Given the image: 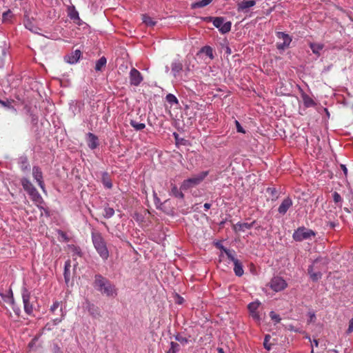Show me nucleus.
I'll return each mask as SVG.
<instances>
[{
	"instance_id": "obj_1",
	"label": "nucleus",
	"mask_w": 353,
	"mask_h": 353,
	"mask_svg": "<svg viewBox=\"0 0 353 353\" xmlns=\"http://www.w3.org/2000/svg\"><path fill=\"white\" fill-rule=\"evenodd\" d=\"M94 287L102 294L107 296H114L117 294V290L114 285L101 274L95 275Z\"/></svg>"
},
{
	"instance_id": "obj_2",
	"label": "nucleus",
	"mask_w": 353,
	"mask_h": 353,
	"mask_svg": "<svg viewBox=\"0 0 353 353\" xmlns=\"http://www.w3.org/2000/svg\"><path fill=\"white\" fill-rule=\"evenodd\" d=\"M91 238L94 248L99 256L103 261L108 260L110 256V252L102 234L99 232L93 230L91 233Z\"/></svg>"
},
{
	"instance_id": "obj_3",
	"label": "nucleus",
	"mask_w": 353,
	"mask_h": 353,
	"mask_svg": "<svg viewBox=\"0 0 353 353\" xmlns=\"http://www.w3.org/2000/svg\"><path fill=\"white\" fill-rule=\"evenodd\" d=\"M208 171H203L186 180H184L181 185V189L183 190H187L199 185L208 175Z\"/></svg>"
},
{
	"instance_id": "obj_4",
	"label": "nucleus",
	"mask_w": 353,
	"mask_h": 353,
	"mask_svg": "<svg viewBox=\"0 0 353 353\" xmlns=\"http://www.w3.org/2000/svg\"><path fill=\"white\" fill-rule=\"evenodd\" d=\"M316 233L311 229L306 228L305 227H299L294 230L292 238L296 241H303V240L311 239L314 237Z\"/></svg>"
},
{
	"instance_id": "obj_5",
	"label": "nucleus",
	"mask_w": 353,
	"mask_h": 353,
	"mask_svg": "<svg viewBox=\"0 0 353 353\" xmlns=\"http://www.w3.org/2000/svg\"><path fill=\"white\" fill-rule=\"evenodd\" d=\"M21 296L25 312L28 315H31L33 313V305L30 301V292L26 287H23L21 290Z\"/></svg>"
},
{
	"instance_id": "obj_6",
	"label": "nucleus",
	"mask_w": 353,
	"mask_h": 353,
	"mask_svg": "<svg viewBox=\"0 0 353 353\" xmlns=\"http://www.w3.org/2000/svg\"><path fill=\"white\" fill-rule=\"evenodd\" d=\"M213 25L219 29L221 33L225 34L230 31L232 23L227 21L224 23V18L221 17H214L212 22Z\"/></svg>"
},
{
	"instance_id": "obj_7",
	"label": "nucleus",
	"mask_w": 353,
	"mask_h": 353,
	"mask_svg": "<svg viewBox=\"0 0 353 353\" xmlns=\"http://www.w3.org/2000/svg\"><path fill=\"white\" fill-rule=\"evenodd\" d=\"M31 200L33 203L41 210H43L45 214L48 216H50L49 211L48 209L43 208L41 204L44 203L43 199L37 189L28 193Z\"/></svg>"
},
{
	"instance_id": "obj_8",
	"label": "nucleus",
	"mask_w": 353,
	"mask_h": 353,
	"mask_svg": "<svg viewBox=\"0 0 353 353\" xmlns=\"http://www.w3.org/2000/svg\"><path fill=\"white\" fill-rule=\"evenodd\" d=\"M288 286L287 282L281 276H274L270 282V287L274 292H281Z\"/></svg>"
},
{
	"instance_id": "obj_9",
	"label": "nucleus",
	"mask_w": 353,
	"mask_h": 353,
	"mask_svg": "<svg viewBox=\"0 0 353 353\" xmlns=\"http://www.w3.org/2000/svg\"><path fill=\"white\" fill-rule=\"evenodd\" d=\"M276 36L279 39L283 40V42L278 43L276 45V47L279 50H285L290 46L292 41V39L288 34H285L283 32H278L276 33Z\"/></svg>"
},
{
	"instance_id": "obj_10",
	"label": "nucleus",
	"mask_w": 353,
	"mask_h": 353,
	"mask_svg": "<svg viewBox=\"0 0 353 353\" xmlns=\"http://www.w3.org/2000/svg\"><path fill=\"white\" fill-rule=\"evenodd\" d=\"M141 72L135 68H132L130 72V83L132 85L138 86L143 81Z\"/></svg>"
},
{
	"instance_id": "obj_11",
	"label": "nucleus",
	"mask_w": 353,
	"mask_h": 353,
	"mask_svg": "<svg viewBox=\"0 0 353 353\" xmlns=\"http://www.w3.org/2000/svg\"><path fill=\"white\" fill-rule=\"evenodd\" d=\"M292 205L293 201L290 197L285 198L278 208L279 213L281 215H285Z\"/></svg>"
},
{
	"instance_id": "obj_12",
	"label": "nucleus",
	"mask_w": 353,
	"mask_h": 353,
	"mask_svg": "<svg viewBox=\"0 0 353 353\" xmlns=\"http://www.w3.org/2000/svg\"><path fill=\"white\" fill-rule=\"evenodd\" d=\"M32 176L34 180L38 183L39 187L44 190V183L43 180V173L41 168L38 166H33Z\"/></svg>"
},
{
	"instance_id": "obj_13",
	"label": "nucleus",
	"mask_w": 353,
	"mask_h": 353,
	"mask_svg": "<svg viewBox=\"0 0 353 353\" xmlns=\"http://www.w3.org/2000/svg\"><path fill=\"white\" fill-rule=\"evenodd\" d=\"M82 53L80 50H76L71 54L64 57V60L70 64H75L80 59Z\"/></svg>"
},
{
	"instance_id": "obj_14",
	"label": "nucleus",
	"mask_w": 353,
	"mask_h": 353,
	"mask_svg": "<svg viewBox=\"0 0 353 353\" xmlns=\"http://www.w3.org/2000/svg\"><path fill=\"white\" fill-rule=\"evenodd\" d=\"M256 1L255 0H248L239 2L237 4V10L239 12H247L250 8L256 5Z\"/></svg>"
},
{
	"instance_id": "obj_15",
	"label": "nucleus",
	"mask_w": 353,
	"mask_h": 353,
	"mask_svg": "<svg viewBox=\"0 0 353 353\" xmlns=\"http://www.w3.org/2000/svg\"><path fill=\"white\" fill-rule=\"evenodd\" d=\"M87 142L88 146L92 150H94L99 146L98 137L91 132H88L87 134Z\"/></svg>"
},
{
	"instance_id": "obj_16",
	"label": "nucleus",
	"mask_w": 353,
	"mask_h": 353,
	"mask_svg": "<svg viewBox=\"0 0 353 353\" xmlns=\"http://www.w3.org/2000/svg\"><path fill=\"white\" fill-rule=\"evenodd\" d=\"M18 164H19L21 170L23 172H28L30 169V165L29 164L28 157L25 155L21 156L18 159Z\"/></svg>"
},
{
	"instance_id": "obj_17",
	"label": "nucleus",
	"mask_w": 353,
	"mask_h": 353,
	"mask_svg": "<svg viewBox=\"0 0 353 353\" xmlns=\"http://www.w3.org/2000/svg\"><path fill=\"white\" fill-rule=\"evenodd\" d=\"M255 221H253L250 223L238 222L236 225H234V230L236 232H245L246 230L251 229Z\"/></svg>"
},
{
	"instance_id": "obj_18",
	"label": "nucleus",
	"mask_w": 353,
	"mask_h": 353,
	"mask_svg": "<svg viewBox=\"0 0 353 353\" xmlns=\"http://www.w3.org/2000/svg\"><path fill=\"white\" fill-rule=\"evenodd\" d=\"M68 16L72 20L78 21L77 23L79 25L80 24L79 21H81V19L79 18L78 11L74 6H70L68 8Z\"/></svg>"
},
{
	"instance_id": "obj_19",
	"label": "nucleus",
	"mask_w": 353,
	"mask_h": 353,
	"mask_svg": "<svg viewBox=\"0 0 353 353\" xmlns=\"http://www.w3.org/2000/svg\"><path fill=\"white\" fill-rule=\"evenodd\" d=\"M0 296L5 302L9 304L14 303V299L13 296L12 290L11 289H9L5 293L0 290Z\"/></svg>"
},
{
	"instance_id": "obj_20",
	"label": "nucleus",
	"mask_w": 353,
	"mask_h": 353,
	"mask_svg": "<svg viewBox=\"0 0 353 353\" xmlns=\"http://www.w3.org/2000/svg\"><path fill=\"white\" fill-rule=\"evenodd\" d=\"M87 310L93 318L97 319L101 316L99 308L94 304L88 303Z\"/></svg>"
},
{
	"instance_id": "obj_21",
	"label": "nucleus",
	"mask_w": 353,
	"mask_h": 353,
	"mask_svg": "<svg viewBox=\"0 0 353 353\" xmlns=\"http://www.w3.org/2000/svg\"><path fill=\"white\" fill-rule=\"evenodd\" d=\"M309 46L312 50V52L316 55L318 57L321 55V51L324 48V44L321 43H312L310 42L309 43Z\"/></svg>"
},
{
	"instance_id": "obj_22",
	"label": "nucleus",
	"mask_w": 353,
	"mask_h": 353,
	"mask_svg": "<svg viewBox=\"0 0 353 353\" xmlns=\"http://www.w3.org/2000/svg\"><path fill=\"white\" fill-rule=\"evenodd\" d=\"M21 183L23 186V188L24 189L25 191L27 192L28 194L36 189L34 186L32 185V183L30 182V181L27 178H22L21 180Z\"/></svg>"
},
{
	"instance_id": "obj_23",
	"label": "nucleus",
	"mask_w": 353,
	"mask_h": 353,
	"mask_svg": "<svg viewBox=\"0 0 353 353\" xmlns=\"http://www.w3.org/2000/svg\"><path fill=\"white\" fill-rule=\"evenodd\" d=\"M171 68L172 73L176 77L183 70V64L179 61H175L172 63Z\"/></svg>"
},
{
	"instance_id": "obj_24",
	"label": "nucleus",
	"mask_w": 353,
	"mask_h": 353,
	"mask_svg": "<svg viewBox=\"0 0 353 353\" xmlns=\"http://www.w3.org/2000/svg\"><path fill=\"white\" fill-rule=\"evenodd\" d=\"M308 274L313 281H317L322 277L321 272H314V265H310L307 269Z\"/></svg>"
},
{
	"instance_id": "obj_25",
	"label": "nucleus",
	"mask_w": 353,
	"mask_h": 353,
	"mask_svg": "<svg viewBox=\"0 0 353 353\" xmlns=\"http://www.w3.org/2000/svg\"><path fill=\"white\" fill-rule=\"evenodd\" d=\"M181 190H182L181 188L179 189L175 184H172L170 194L176 198L183 199L184 194Z\"/></svg>"
},
{
	"instance_id": "obj_26",
	"label": "nucleus",
	"mask_w": 353,
	"mask_h": 353,
	"mask_svg": "<svg viewBox=\"0 0 353 353\" xmlns=\"http://www.w3.org/2000/svg\"><path fill=\"white\" fill-rule=\"evenodd\" d=\"M234 272L237 276H241L244 273L243 265L239 260L234 263Z\"/></svg>"
},
{
	"instance_id": "obj_27",
	"label": "nucleus",
	"mask_w": 353,
	"mask_h": 353,
	"mask_svg": "<svg viewBox=\"0 0 353 353\" xmlns=\"http://www.w3.org/2000/svg\"><path fill=\"white\" fill-rule=\"evenodd\" d=\"M102 183L108 189H110L112 187L111 179L109 178L108 173L106 172H104L102 174Z\"/></svg>"
},
{
	"instance_id": "obj_28",
	"label": "nucleus",
	"mask_w": 353,
	"mask_h": 353,
	"mask_svg": "<svg viewBox=\"0 0 353 353\" xmlns=\"http://www.w3.org/2000/svg\"><path fill=\"white\" fill-rule=\"evenodd\" d=\"M212 0H201L197 2H194L191 5V8L192 9L203 8L208 5H209Z\"/></svg>"
},
{
	"instance_id": "obj_29",
	"label": "nucleus",
	"mask_w": 353,
	"mask_h": 353,
	"mask_svg": "<svg viewBox=\"0 0 353 353\" xmlns=\"http://www.w3.org/2000/svg\"><path fill=\"white\" fill-rule=\"evenodd\" d=\"M107 59L105 57H101L99 60L97 61L95 64V70L101 71L102 68L106 65Z\"/></svg>"
},
{
	"instance_id": "obj_30",
	"label": "nucleus",
	"mask_w": 353,
	"mask_h": 353,
	"mask_svg": "<svg viewBox=\"0 0 353 353\" xmlns=\"http://www.w3.org/2000/svg\"><path fill=\"white\" fill-rule=\"evenodd\" d=\"M303 101L305 106H306L307 108L312 107V106L315 105V102L314 101V100L310 97H309L307 94H305L303 95Z\"/></svg>"
},
{
	"instance_id": "obj_31",
	"label": "nucleus",
	"mask_w": 353,
	"mask_h": 353,
	"mask_svg": "<svg viewBox=\"0 0 353 353\" xmlns=\"http://www.w3.org/2000/svg\"><path fill=\"white\" fill-rule=\"evenodd\" d=\"M60 311H61V317L60 318H56V319H53L52 321V325H58L59 323H60L65 319V315H66V311L63 310L62 307H61Z\"/></svg>"
},
{
	"instance_id": "obj_32",
	"label": "nucleus",
	"mask_w": 353,
	"mask_h": 353,
	"mask_svg": "<svg viewBox=\"0 0 353 353\" xmlns=\"http://www.w3.org/2000/svg\"><path fill=\"white\" fill-rule=\"evenodd\" d=\"M143 22L148 26H154L157 22L154 21L150 17L143 14L142 16Z\"/></svg>"
},
{
	"instance_id": "obj_33",
	"label": "nucleus",
	"mask_w": 353,
	"mask_h": 353,
	"mask_svg": "<svg viewBox=\"0 0 353 353\" xmlns=\"http://www.w3.org/2000/svg\"><path fill=\"white\" fill-rule=\"evenodd\" d=\"M130 123L131 126L133 127L137 131L142 130L145 128V123H138L134 120H131Z\"/></svg>"
},
{
	"instance_id": "obj_34",
	"label": "nucleus",
	"mask_w": 353,
	"mask_h": 353,
	"mask_svg": "<svg viewBox=\"0 0 353 353\" xmlns=\"http://www.w3.org/2000/svg\"><path fill=\"white\" fill-rule=\"evenodd\" d=\"M201 52L205 54L211 59L214 58L213 50L210 46H206L201 48Z\"/></svg>"
},
{
	"instance_id": "obj_35",
	"label": "nucleus",
	"mask_w": 353,
	"mask_h": 353,
	"mask_svg": "<svg viewBox=\"0 0 353 353\" xmlns=\"http://www.w3.org/2000/svg\"><path fill=\"white\" fill-rule=\"evenodd\" d=\"M114 214V210L112 208L105 207L104 208L103 217L110 219Z\"/></svg>"
},
{
	"instance_id": "obj_36",
	"label": "nucleus",
	"mask_w": 353,
	"mask_h": 353,
	"mask_svg": "<svg viewBox=\"0 0 353 353\" xmlns=\"http://www.w3.org/2000/svg\"><path fill=\"white\" fill-rule=\"evenodd\" d=\"M261 303L259 301H254L248 304V308L250 312L257 311Z\"/></svg>"
},
{
	"instance_id": "obj_37",
	"label": "nucleus",
	"mask_w": 353,
	"mask_h": 353,
	"mask_svg": "<svg viewBox=\"0 0 353 353\" xmlns=\"http://www.w3.org/2000/svg\"><path fill=\"white\" fill-rule=\"evenodd\" d=\"M70 251L73 253V255H77L79 256H81L82 252L81 250L79 247L76 246L74 245H68Z\"/></svg>"
},
{
	"instance_id": "obj_38",
	"label": "nucleus",
	"mask_w": 353,
	"mask_h": 353,
	"mask_svg": "<svg viewBox=\"0 0 353 353\" xmlns=\"http://www.w3.org/2000/svg\"><path fill=\"white\" fill-rule=\"evenodd\" d=\"M179 345L177 343L172 341L170 343V347L168 350L167 353H176L179 351Z\"/></svg>"
},
{
	"instance_id": "obj_39",
	"label": "nucleus",
	"mask_w": 353,
	"mask_h": 353,
	"mask_svg": "<svg viewBox=\"0 0 353 353\" xmlns=\"http://www.w3.org/2000/svg\"><path fill=\"white\" fill-rule=\"evenodd\" d=\"M165 99L171 105L177 104L179 103L177 98L172 94H167Z\"/></svg>"
},
{
	"instance_id": "obj_40",
	"label": "nucleus",
	"mask_w": 353,
	"mask_h": 353,
	"mask_svg": "<svg viewBox=\"0 0 353 353\" xmlns=\"http://www.w3.org/2000/svg\"><path fill=\"white\" fill-rule=\"evenodd\" d=\"M266 192L274 197L272 200H275L278 198L277 190L275 188L269 187L266 189Z\"/></svg>"
},
{
	"instance_id": "obj_41",
	"label": "nucleus",
	"mask_w": 353,
	"mask_h": 353,
	"mask_svg": "<svg viewBox=\"0 0 353 353\" xmlns=\"http://www.w3.org/2000/svg\"><path fill=\"white\" fill-rule=\"evenodd\" d=\"M175 340L181 343L182 345H185L188 343L189 340L185 337L181 335L180 334H176L175 336Z\"/></svg>"
},
{
	"instance_id": "obj_42",
	"label": "nucleus",
	"mask_w": 353,
	"mask_h": 353,
	"mask_svg": "<svg viewBox=\"0 0 353 353\" xmlns=\"http://www.w3.org/2000/svg\"><path fill=\"white\" fill-rule=\"evenodd\" d=\"M70 268V261L68 260L65 261V265H64V278L65 281H68L69 279V269Z\"/></svg>"
},
{
	"instance_id": "obj_43",
	"label": "nucleus",
	"mask_w": 353,
	"mask_h": 353,
	"mask_svg": "<svg viewBox=\"0 0 353 353\" xmlns=\"http://www.w3.org/2000/svg\"><path fill=\"white\" fill-rule=\"evenodd\" d=\"M25 27L34 33L39 34V32H37V30L38 29V28L34 27L33 26V24L32 23V22H30L29 21H28L25 23Z\"/></svg>"
},
{
	"instance_id": "obj_44",
	"label": "nucleus",
	"mask_w": 353,
	"mask_h": 353,
	"mask_svg": "<svg viewBox=\"0 0 353 353\" xmlns=\"http://www.w3.org/2000/svg\"><path fill=\"white\" fill-rule=\"evenodd\" d=\"M270 338L271 336L269 334H266L264 338L263 346L267 350H270L271 349V345L269 343Z\"/></svg>"
},
{
	"instance_id": "obj_45",
	"label": "nucleus",
	"mask_w": 353,
	"mask_h": 353,
	"mask_svg": "<svg viewBox=\"0 0 353 353\" xmlns=\"http://www.w3.org/2000/svg\"><path fill=\"white\" fill-rule=\"evenodd\" d=\"M270 316L272 321H274L276 323H278L281 321V319L280 316L276 314L274 312L272 311L270 312Z\"/></svg>"
},
{
	"instance_id": "obj_46",
	"label": "nucleus",
	"mask_w": 353,
	"mask_h": 353,
	"mask_svg": "<svg viewBox=\"0 0 353 353\" xmlns=\"http://www.w3.org/2000/svg\"><path fill=\"white\" fill-rule=\"evenodd\" d=\"M232 252H234V251H231L229 249L228 250H225V253L227 255L228 258L234 263L235 261H238V259L234 257Z\"/></svg>"
},
{
	"instance_id": "obj_47",
	"label": "nucleus",
	"mask_w": 353,
	"mask_h": 353,
	"mask_svg": "<svg viewBox=\"0 0 353 353\" xmlns=\"http://www.w3.org/2000/svg\"><path fill=\"white\" fill-rule=\"evenodd\" d=\"M61 302L58 301H54L53 304L50 306V310L51 312L54 313L55 310L61 305Z\"/></svg>"
},
{
	"instance_id": "obj_48",
	"label": "nucleus",
	"mask_w": 353,
	"mask_h": 353,
	"mask_svg": "<svg viewBox=\"0 0 353 353\" xmlns=\"http://www.w3.org/2000/svg\"><path fill=\"white\" fill-rule=\"evenodd\" d=\"M332 197H333V200H334V203H339L342 201V198H341V195L336 192H334L333 193Z\"/></svg>"
},
{
	"instance_id": "obj_49",
	"label": "nucleus",
	"mask_w": 353,
	"mask_h": 353,
	"mask_svg": "<svg viewBox=\"0 0 353 353\" xmlns=\"http://www.w3.org/2000/svg\"><path fill=\"white\" fill-rule=\"evenodd\" d=\"M250 316L252 317V319L254 321H256L257 322H259L261 321L260 315L257 311L254 312H250Z\"/></svg>"
},
{
	"instance_id": "obj_50",
	"label": "nucleus",
	"mask_w": 353,
	"mask_h": 353,
	"mask_svg": "<svg viewBox=\"0 0 353 353\" xmlns=\"http://www.w3.org/2000/svg\"><path fill=\"white\" fill-rule=\"evenodd\" d=\"M250 316L252 317V319L254 321H256L257 322H259L261 321L260 315L257 311L254 312H250Z\"/></svg>"
},
{
	"instance_id": "obj_51",
	"label": "nucleus",
	"mask_w": 353,
	"mask_h": 353,
	"mask_svg": "<svg viewBox=\"0 0 353 353\" xmlns=\"http://www.w3.org/2000/svg\"><path fill=\"white\" fill-rule=\"evenodd\" d=\"M10 305L12 306V308L14 312L15 313V314L19 316L21 313V310H20L19 307L16 305L14 301L13 304H10Z\"/></svg>"
},
{
	"instance_id": "obj_52",
	"label": "nucleus",
	"mask_w": 353,
	"mask_h": 353,
	"mask_svg": "<svg viewBox=\"0 0 353 353\" xmlns=\"http://www.w3.org/2000/svg\"><path fill=\"white\" fill-rule=\"evenodd\" d=\"M235 125H236V131L238 132L245 133L244 129L243 128V127L241 125L240 123L237 120L235 121Z\"/></svg>"
},
{
	"instance_id": "obj_53",
	"label": "nucleus",
	"mask_w": 353,
	"mask_h": 353,
	"mask_svg": "<svg viewBox=\"0 0 353 353\" xmlns=\"http://www.w3.org/2000/svg\"><path fill=\"white\" fill-rule=\"evenodd\" d=\"M353 332V318L350 319L349 322V326L347 330V333L350 334Z\"/></svg>"
},
{
	"instance_id": "obj_54",
	"label": "nucleus",
	"mask_w": 353,
	"mask_h": 353,
	"mask_svg": "<svg viewBox=\"0 0 353 353\" xmlns=\"http://www.w3.org/2000/svg\"><path fill=\"white\" fill-rule=\"evenodd\" d=\"M0 104L6 108H9L11 107L13 108L11 105V103L9 101H2L0 99Z\"/></svg>"
},
{
	"instance_id": "obj_55",
	"label": "nucleus",
	"mask_w": 353,
	"mask_h": 353,
	"mask_svg": "<svg viewBox=\"0 0 353 353\" xmlns=\"http://www.w3.org/2000/svg\"><path fill=\"white\" fill-rule=\"evenodd\" d=\"M338 225H339L338 223H336L334 221H329L327 223V226H328L330 228H332V229L334 228Z\"/></svg>"
},
{
	"instance_id": "obj_56",
	"label": "nucleus",
	"mask_w": 353,
	"mask_h": 353,
	"mask_svg": "<svg viewBox=\"0 0 353 353\" xmlns=\"http://www.w3.org/2000/svg\"><path fill=\"white\" fill-rule=\"evenodd\" d=\"M214 17H205L203 18V20L205 22H213Z\"/></svg>"
},
{
	"instance_id": "obj_57",
	"label": "nucleus",
	"mask_w": 353,
	"mask_h": 353,
	"mask_svg": "<svg viewBox=\"0 0 353 353\" xmlns=\"http://www.w3.org/2000/svg\"><path fill=\"white\" fill-rule=\"evenodd\" d=\"M309 315H310V319H309L310 322L313 321L316 319V316L314 312H310Z\"/></svg>"
},
{
	"instance_id": "obj_58",
	"label": "nucleus",
	"mask_w": 353,
	"mask_h": 353,
	"mask_svg": "<svg viewBox=\"0 0 353 353\" xmlns=\"http://www.w3.org/2000/svg\"><path fill=\"white\" fill-rule=\"evenodd\" d=\"M216 246L219 249H220L221 250H223L224 252H225V250H228L226 248H225L223 245H221V243H217Z\"/></svg>"
},
{
	"instance_id": "obj_59",
	"label": "nucleus",
	"mask_w": 353,
	"mask_h": 353,
	"mask_svg": "<svg viewBox=\"0 0 353 353\" xmlns=\"http://www.w3.org/2000/svg\"><path fill=\"white\" fill-rule=\"evenodd\" d=\"M11 13L10 10H8L5 12H3V19H6V17H8V14H10Z\"/></svg>"
},
{
	"instance_id": "obj_60",
	"label": "nucleus",
	"mask_w": 353,
	"mask_h": 353,
	"mask_svg": "<svg viewBox=\"0 0 353 353\" xmlns=\"http://www.w3.org/2000/svg\"><path fill=\"white\" fill-rule=\"evenodd\" d=\"M203 207H204L205 210H209L210 208L211 204L208 203H206L204 204Z\"/></svg>"
},
{
	"instance_id": "obj_61",
	"label": "nucleus",
	"mask_w": 353,
	"mask_h": 353,
	"mask_svg": "<svg viewBox=\"0 0 353 353\" xmlns=\"http://www.w3.org/2000/svg\"><path fill=\"white\" fill-rule=\"evenodd\" d=\"M341 168H342V170H343V171L344 174L346 175V174H347V168L345 167V165H341Z\"/></svg>"
},
{
	"instance_id": "obj_62",
	"label": "nucleus",
	"mask_w": 353,
	"mask_h": 353,
	"mask_svg": "<svg viewBox=\"0 0 353 353\" xmlns=\"http://www.w3.org/2000/svg\"><path fill=\"white\" fill-rule=\"evenodd\" d=\"M183 301V299L181 296H178V301H177V303H179V304H181Z\"/></svg>"
},
{
	"instance_id": "obj_63",
	"label": "nucleus",
	"mask_w": 353,
	"mask_h": 353,
	"mask_svg": "<svg viewBox=\"0 0 353 353\" xmlns=\"http://www.w3.org/2000/svg\"><path fill=\"white\" fill-rule=\"evenodd\" d=\"M313 343H314V345L316 347H318V345H319V341H318V340H316V339H314V340H313Z\"/></svg>"
},
{
	"instance_id": "obj_64",
	"label": "nucleus",
	"mask_w": 353,
	"mask_h": 353,
	"mask_svg": "<svg viewBox=\"0 0 353 353\" xmlns=\"http://www.w3.org/2000/svg\"><path fill=\"white\" fill-rule=\"evenodd\" d=\"M154 201L156 203L160 202V199L156 196V194H154Z\"/></svg>"
}]
</instances>
